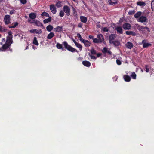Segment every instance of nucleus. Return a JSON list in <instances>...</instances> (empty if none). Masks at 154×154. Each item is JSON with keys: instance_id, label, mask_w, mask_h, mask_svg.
Listing matches in <instances>:
<instances>
[{"instance_id": "obj_1", "label": "nucleus", "mask_w": 154, "mask_h": 154, "mask_svg": "<svg viewBox=\"0 0 154 154\" xmlns=\"http://www.w3.org/2000/svg\"><path fill=\"white\" fill-rule=\"evenodd\" d=\"M8 35L6 38V42L2 45L1 48H0V51H10L12 50L10 48L12 42V35L11 31H10L8 32Z\"/></svg>"}, {"instance_id": "obj_2", "label": "nucleus", "mask_w": 154, "mask_h": 154, "mask_svg": "<svg viewBox=\"0 0 154 154\" xmlns=\"http://www.w3.org/2000/svg\"><path fill=\"white\" fill-rule=\"evenodd\" d=\"M136 26L138 30L142 33H149L150 32L149 29V27L140 26V25H137Z\"/></svg>"}, {"instance_id": "obj_3", "label": "nucleus", "mask_w": 154, "mask_h": 154, "mask_svg": "<svg viewBox=\"0 0 154 154\" xmlns=\"http://www.w3.org/2000/svg\"><path fill=\"white\" fill-rule=\"evenodd\" d=\"M63 44L64 45L65 48L67 49L69 51H71V52H78V50L76 49H75V48H72L71 46L68 45L66 41H64L63 42Z\"/></svg>"}, {"instance_id": "obj_4", "label": "nucleus", "mask_w": 154, "mask_h": 154, "mask_svg": "<svg viewBox=\"0 0 154 154\" xmlns=\"http://www.w3.org/2000/svg\"><path fill=\"white\" fill-rule=\"evenodd\" d=\"M28 21L31 23H34L35 25L38 26H43V24L41 23V22L38 20H34L33 22H31V20H29Z\"/></svg>"}, {"instance_id": "obj_5", "label": "nucleus", "mask_w": 154, "mask_h": 154, "mask_svg": "<svg viewBox=\"0 0 154 154\" xmlns=\"http://www.w3.org/2000/svg\"><path fill=\"white\" fill-rule=\"evenodd\" d=\"M71 39L74 43L76 46L79 49L80 51H81L82 49V45H81L80 43H78V42H76V41H75V39H73V38H72Z\"/></svg>"}, {"instance_id": "obj_6", "label": "nucleus", "mask_w": 154, "mask_h": 154, "mask_svg": "<svg viewBox=\"0 0 154 154\" xmlns=\"http://www.w3.org/2000/svg\"><path fill=\"white\" fill-rule=\"evenodd\" d=\"M137 21L143 23V22H146L148 21V18L145 17V16H141L137 20Z\"/></svg>"}, {"instance_id": "obj_7", "label": "nucleus", "mask_w": 154, "mask_h": 154, "mask_svg": "<svg viewBox=\"0 0 154 154\" xmlns=\"http://www.w3.org/2000/svg\"><path fill=\"white\" fill-rule=\"evenodd\" d=\"M11 20V17L10 15H6L4 17V21L5 23L6 24H8L10 23V20Z\"/></svg>"}, {"instance_id": "obj_8", "label": "nucleus", "mask_w": 154, "mask_h": 154, "mask_svg": "<svg viewBox=\"0 0 154 154\" xmlns=\"http://www.w3.org/2000/svg\"><path fill=\"white\" fill-rule=\"evenodd\" d=\"M63 11L67 15H70V9L68 6H64L63 7Z\"/></svg>"}, {"instance_id": "obj_9", "label": "nucleus", "mask_w": 154, "mask_h": 154, "mask_svg": "<svg viewBox=\"0 0 154 154\" xmlns=\"http://www.w3.org/2000/svg\"><path fill=\"white\" fill-rule=\"evenodd\" d=\"M116 35L115 34H111L109 36V42L110 43H113L114 44V40L115 38Z\"/></svg>"}, {"instance_id": "obj_10", "label": "nucleus", "mask_w": 154, "mask_h": 154, "mask_svg": "<svg viewBox=\"0 0 154 154\" xmlns=\"http://www.w3.org/2000/svg\"><path fill=\"white\" fill-rule=\"evenodd\" d=\"M50 9L51 12H52L54 14H55L56 13V8L54 5H50Z\"/></svg>"}, {"instance_id": "obj_11", "label": "nucleus", "mask_w": 154, "mask_h": 154, "mask_svg": "<svg viewBox=\"0 0 154 154\" xmlns=\"http://www.w3.org/2000/svg\"><path fill=\"white\" fill-rule=\"evenodd\" d=\"M98 38V42H102L104 41V38L102 34H98L97 35Z\"/></svg>"}, {"instance_id": "obj_12", "label": "nucleus", "mask_w": 154, "mask_h": 154, "mask_svg": "<svg viewBox=\"0 0 154 154\" xmlns=\"http://www.w3.org/2000/svg\"><path fill=\"white\" fill-rule=\"evenodd\" d=\"M30 33H37V34H40V33H41L42 32V31L41 30H37V29H32V30H30L29 31Z\"/></svg>"}, {"instance_id": "obj_13", "label": "nucleus", "mask_w": 154, "mask_h": 154, "mask_svg": "<svg viewBox=\"0 0 154 154\" xmlns=\"http://www.w3.org/2000/svg\"><path fill=\"white\" fill-rule=\"evenodd\" d=\"M63 26H57L55 28H54V30L55 32H61V31H63Z\"/></svg>"}, {"instance_id": "obj_14", "label": "nucleus", "mask_w": 154, "mask_h": 154, "mask_svg": "<svg viewBox=\"0 0 154 154\" xmlns=\"http://www.w3.org/2000/svg\"><path fill=\"white\" fill-rule=\"evenodd\" d=\"M122 27L125 29H130L131 28V25L130 23H125L124 24Z\"/></svg>"}, {"instance_id": "obj_15", "label": "nucleus", "mask_w": 154, "mask_h": 154, "mask_svg": "<svg viewBox=\"0 0 154 154\" xmlns=\"http://www.w3.org/2000/svg\"><path fill=\"white\" fill-rule=\"evenodd\" d=\"M115 29L116 30L117 32H118L119 33H120V34L122 33L123 30L122 27H120V26L116 27Z\"/></svg>"}, {"instance_id": "obj_16", "label": "nucleus", "mask_w": 154, "mask_h": 154, "mask_svg": "<svg viewBox=\"0 0 154 154\" xmlns=\"http://www.w3.org/2000/svg\"><path fill=\"white\" fill-rule=\"evenodd\" d=\"M125 46L128 48H131L133 47V45L131 42H128L125 44Z\"/></svg>"}, {"instance_id": "obj_17", "label": "nucleus", "mask_w": 154, "mask_h": 154, "mask_svg": "<svg viewBox=\"0 0 154 154\" xmlns=\"http://www.w3.org/2000/svg\"><path fill=\"white\" fill-rule=\"evenodd\" d=\"M83 43H84V45L86 47H89V46H90L91 44V43L90 42H89V41H87V40L84 39Z\"/></svg>"}, {"instance_id": "obj_18", "label": "nucleus", "mask_w": 154, "mask_h": 154, "mask_svg": "<svg viewBox=\"0 0 154 154\" xmlns=\"http://www.w3.org/2000/svg\"><path fill=\"white\" fill-rule=\"evenodd\" d=\"M102 52H103V53H108V54H112V53L109 50H108V48H104L102 50Z\"/></svg>"}, {"instance_id": "obj_19", "label": "nucleus", "mask_w": 154, "mask_h": 154, "mask_svg": "<svg viewBox=\"0 0 154 154\" xmlns=\"http://www.w3.org/2000/svg\"><path fill=\"white\" fill-rule=\"evenodd\" d=\"M108 2L111 5H114L117 3L118 0H108Z\"/></svg>"}, {"instance_id": "obj_20", "label": "nucleus", "mask_w": 154, "mask_h": 154, "mask_svg": "<svg viewBox=\"0 0 154 154\" xmlns=\"http://www.w3.org/2000/svg\"><path fill=\"white\" fill-rule=\"evenodd\" d=\"M123 77L125 80L126 82H130L131 80L130 76L128 75H124Z\"/></svg>"}, {"instance_id": "obj_21", "label": "nucleus", "mask_w": 154, "mask_h": 154, "mask_svg": "<svg viewBox=\"0 0 154 154\" xmlns=\"http://www.w3.org/2000/svg\"><path fill=\"white\" fill-rule=\"evenodd\" d=\"M83 64L86 66H90L91 64L90 62L89 61H87V60H84L82 62Z\"/></svg>"}, {"instance_id": "obj_22", "label": "nucleus", "mask_w": 154, "mask_h": 154, "mask_svg": "<svg viewBox=\"0 0 154 154\" xmlns=\"http://www.w3.org/2000/svg\"><path fill=\"white\" fill-rule=\"evenodd\" d=\"M142 43L143 44V47L145 48V47H147L151 45V43H146V42H145V41H143Z\"/></svg>"}, {"instance_id": "obj_23", "label": "nucleus", "mask_w": 154, "mask_h": 154, "mask_svg": "<svg viewBox=\"0 0 154 154\" xmlns=\"http://www.w3.org/2000/svg\"><path fill=\"white\" fill-rule=\"evenodd\" d=\"M29 17L32 19H34L36 17V14L34 13H31L29 14Z\"/></svg>"}, {"instance_id": "obj_24", "label": "nucleus", "mask_w": 154, "mask_h": 154, "mask_svg": "<svg viewBox=\"0 0 154 154\" xmlns=\"http://www.w3.org/2000/svg\"><path fill=\"white\" fill-rule=\"evenodd\" d=\"M80 19L81 20L83 23H86L87 20V18L85 16H80Z\"/></svg>"}, {"instance_id": "obj_25", "label": "nucleus", "mask_w": 154, "mask_h": 154, "mask_svg": "<svg viewBox=\"0 0 154 154\" xmlns=\"http://www.w3.org/2000/svg\"><path fill=\"white\" fill-rule=\"evenodd\" d=\"M54 36V34L53 32H50L47 35V38L48 39H51Z\"/></svg>"}, {"instance_id": "obj_26", "label": "nucleus", "mask_w": 154, "mask_h": 154, "mask_svg": "<svg viewBox=\"0 0 154 154\" xmlns=\"http://www.w3.org/2000/svg\"><path fill=\"white\" fill-rule=\"evenodd\" d=\"M125 33L128 35H135V33L132 31H126Z\"/></svg>"}, {"instance_id": "obj_27", "label": "nucleus", "mask_w": 154, "mask_h": 154, "mask_svg": "<svg viewBox=\"0 0 154 154\" xmlns=\"http://www.w3.org/2000/svg\"><path fill=\"white\" fill-rule=\"evenodd\" d=\"M142 15V13L141 11H138L134 15V17L135 18H139L140 16Z\"/></svg>"}, {"instance_id": "obj_28", "label": "nucleus", "mask_w": 154, "mask_h": 154, "mask_svg": "<svg viewBox=\"0 0 154 154\" xmlns=\"http://www.w3.org/2000/svg\"><path fill=\"white\" fill-rule=\"evenodd\" d=\"M33 43V44H35V45H38L39 43L38 42L37 37H34Z\"/></svg>"}, {"instance_id": "obj_29", "label": "nucleus", "mask_w": 154, "mask_h": 154, "mask_svg": "<svg viewBox=\"0 0 154 154\" xmlns=\"http://www.w3.org/2000/svg\"><path fill=\"white\" fill-rule=\"evenodd\" d=\"M53 29V26H52V25H48V26L46 27V29L47 31H49V32L52 31Z\"/></svg>"}, {"instance_id": "obj_30", "label": "nucleus", "mask_w": 154, "mask_h": 154, "mask_svg": "<svg viewBox=\"0 0 154 154\" xmlns=\"http://www.w3.org/2000/svg\"><path fill=\"white\" fill-rule=\"evenodd\" d=\"M137 4L138 5H140V6H144L146 5L145 3L143 1H138V2H137Z\"/></svg>"}, {"instance_id": "obj_31", "label": "nucleus", "mask_w": 154, "mask_h": 154, "mask_svg": "<svg viewBox=\"0 0 154 154\" xmlns=\"http://www.w3.org/2000/svg\"><path fill=\"white\" fill-rule=\"evenodd\" d=\"M131 76L134 79H136L137 75L134 71H132L131 75Z\"/></svg>"}, {"instance_id": "obj_32", "label": "nucleus", "mask_w": 154, "mask_h": 154, "mask_svg": "<svg viewBox=\"0 0 154 154\" xmlns=\"http://www.w3.org/2000/svg\"><path fill=\"white\" fill-rule=\"evenodd\" d=\"M56 47L57 48L63 49V48L62 45V44H60V43H57L56 45Z\"/></svg>"}, {"instance_id": "obj_33", "label": "nucleus", "mask_w": 154, "mask_h": 154, "mask_svg": "<svg viewBox=\"0 0 154 154\" xmlns=\"http://www.w3.org/2000/svg\"><path fill=\"white\" fill-rule=\"evenodd\" d=\"M51 17H50L49 16L48 18H47V19H45V20H44L43 22L45 24V23H48V22H50V21H51Z\"/></svg>"}, {"instance_id": "obj_34", "label": "nucleus", "mask_w": 154, "mask_h": 154, "mask_svg": "<svg viewBox=\"0 0 154 154\" xmlns=\"http://www.w3.org/2000/svg\"><path fill=\"white\" fill-rule=\"evenodd\" d=\"M77 36L79 38L80 41L82 42H83V39L82 38V37L81 35H80V34H79V33H78L77 34Z\"/></svg>"}, {"instance_id": "obj_35", "label": "nucleus", "mask_w": 154, "mask_h": 154, "mask_svg": "<svg viewBox=\"0 0 154 154\" xmlns=\"http://www.w3.org/2000/svg\"><path fill=\"white\" fill-rule=\"evenodd\" d=\"M18 23L17 22H15L11 26H9V28H15L16 26H17L18 25Z\"/></svg>"}, {"instance_id": "obj_36", "label": "nucleus", "mask_w": 154, "mask_h": 154, "mask_svg": "<svg viewBox=\"0 0 154 154\" xmlns=\"http://www.w3.org/2000/svg\"><path fill=\"white\" fill-rule=\"evenodd\" d=\"M109 30V28L107 27H103L101 29V31H103V32H108Z\"/></svg>"}, {"instance_id": "obj_37", "label": "nucleus", "mask_w": 154, "mask_h": 154, "mask_svg": "<svg viewBox=\"0 0 154 154\" xmlns=\"http://www.w3.org/2000/svg\"><path fill=\"white\" fill-rule=\"evenodd\" d=\"M42 16H47V17H49V15L48 14V13H46V12H43L41 14Z\"/></svg>"}, {"instance_id": "obj_38", "label": "nucleus", "mask_w": 154, "mask_h": 154, "mask_svg": "<svg viewBox=\"0 0 154 154\" xmlns=\"http://www.w3.org/2000/svg\"><path fill=\"white\" fill-rule=\"evenodd\" d=\"M120 44V42L119 41H114V45L115 46H118V45H119Z\"/></svg>"}, {"instance_id": "obj_39", "label": "nucleus", "mask_w": 154, "mask_h": 154, "mask_svg": "<svg viewBox=\"0 0 154 154\" xmlns=\"http://www.w3.org/2000/svg\"><path fill=\"white\" fill-rule=\"evenodd\" d=\"M56 6L57 7H61L62 5L61 2H58L56 4Z\"/></svg>"}, {"instance_id": "obj_40", "label": "nucleus", "mask_w": 154, "mask_h": 154, "mask_svg": "<svg viewBox=\"0 0 154 154\" xmlns=\"http://www.w3.org/2000/svg\"><path fill=\"white\" fill-rule=\"evenodd\" d=\"M72 8L74 14L75 15H77V13L76 10V9H75V8H74V7H72Z\"/></svg>"}, {"instance_id": "obj_41", "label": "nucleus", "mask_w": 154, "mask_h": 154, "mask_svg": "<svg viewBox=\"0 0 154 154\" xmlns=\"http://www.w3.org/2000/svg\"><path fill=\"white\" fill-rule=\"evenodd\" d=\"M135 13L134 10H130L128 12V14L129 15H133Z\"/></svg>"}, {"instance_id": "obj_42", "label": "nucleus", "mask_w": 154, "mask_h": 154, "mask_svg": "<svg viewBox=\"0 0 154 154\" xmlns=\"http://www.w3.org/2000/svg\"><path fill=\"white\" fill-rule=\"evenodd\" d=\"M64 15V13L63 12V11L62 10H60V13H59V15L61 17H62V16H63Z\"/></svg>"}, {"instance_id": "obj_43", "label": "nucleus", "mask_w": 154, "mask_h": 154, "mask_svg": "<svg viewBox=\"0 0 154 154\" xmlns=\"http://www.w3.org/2000/svg\"><path fill=\"white\" fill-rule=\"evenodd\" d=\"M90 51L92 54H96V50H95L94 49V48L91 49L90 50Z\"/></svg>"}, {"instance_id": "obj_44", "label": "nucleus", "mask_w": 154, "mask_h": 154, "mask_svg": "<svg viewBox=\"0 0 154 154\" xmlns=\"http://www.w3.org/2000/svg\"><path fill=\"white\" fill-rule=\"evenodd\" d=\"M151 8L153 11H154V0H152L151 2Z\"/></svg>"}, {"instance_id": "obj_45", "label": "nucleus", "mask_w": 154, "mask_h": 154, "mask_svg": "<svg viewBox=\"0 0 154 154\" xmlns=\"http://www.w3.org/2000/svg\"><path fill=\"white\" fill-rule=\"evenodd\" d=\"M116 63L118 65H120L122 64V62L119 60H116Z\"/></svg>"}, {"instance_id": "obj_46", "label": "nucleus", "mask_w": 154, "mask_h": 154, "mask_svg": "<svg viewBox=\"0 0 154 154\" xmlns=\"http://www.w3.org/2000/svg\"><path fill=\"white\" fill-rule=\"evenodd\" d=\"M93 42H98V38H94L93 40Z\"/></svg>"}, {"instance_id": "obj_47", "label": "nucleus", "mask_w": 154, "mask_h": 154, "mask_svg": "<svg viewBox=\"0 0 154 154\" xmlns=\"http://www.w3.org/2000/svg\"><path fill=\"white\" fill-rule=\"evenodd\" d=\"M20 2L22 4H26V0H20Z\"/></svg>"}, {"instance_id": "obj_48", "label": "nucleus", "mask_w": 154, "mask_h": 154, "mask_svg": "<svg viewBox=\"0 0 154 154\" xmlns=\"http://www.w3.org/2000/svg\"><path fill=\"white\" fill-rule=\"evenodd\" d=\"M15 12V10H11L9 12V13L10 14H14Z\"/></svg>"}, {"instance_id": "obj_49", "label": "nucleus", "mask_w": 154, "mask_h": 154, "mask_svg": "<svg viewBox=\"0 0 154 154\" xmlns=\"http://www.w3.org/2000/svg\"><path fill=\"white\" fill-rule=\"evenodd\" d=\"M89 55L90 56L91 59H96V58L95 57V56L92 55H90V54H89Z\"/></svg>"}, {"instance_id": "obj_50", "label": "nucleus", "mask_w": 154, "mask_h": 154, "mask_svg": "<svg viewBox=\"0 0 154 154\" xmlns=\"http://www.w3.org/2000/svg\"><path fill=\"white\" fill-rule=\"evenodd\" d=\"M146 72H148L149 71V69L148 68L147 66H146Z\"/></svg>"}, {"instance_id": "obj_51", "label": "nucleus", "mask_w": 154, "mask_h": 154, "mask_svg": "<svg viewBox=\"0 0 154 154\" xmlns=\"http://www.w3.org/2000/svg\"><path fill=\"white\" fill-rule=\"evenodd\" d=\"M2 42L0 43L1 44H2L3 42H5V38H3L2 40Z\"/></svg>"}, {"instance_id": "obj_52", "label": "nucleus", "mask_w": 154, "mask_h": 154, "mask_svg": "<svg viewBox=\"0 0 154 154\" xmlns=\"http://www.w3.org/2000/svg\"><path fill=\"white\" fill-rule=\"evenodd\" d=\"M89 37L90 38H92L93 40L94 37L92 35H89Z\"/></svg>"}, {"instance_id": "obj_53", "label": "nucleus", "mask_w": 154, "mask_h": 154, "mask_svg": "<svg viewBox=\"0 0 154 154\" xmlns=\"http://www.w3.org/2000/svg\"><path fill=\"white\" fill-rule=\"evenodd\" d=\"M78 26L79 27H82V25L81 23H79L78 25Z\"/></svg>"}, {"instance_id": "obj_54", "label": "nucleus", "mask_w": 154, "mask_h": 154, "mask_svg": "<svg viewBox=\"0 0 154 154\" xmlns=\"http://www.w3.org/2000/svg\"><path fill=\"white\" fill-rule=\"evenodd\" d=\"M100 55H101V54L98 53V54H97V57H99V56H100Z\"/></svg>"}, {"instance_id": "obj_55", "label": "nucleus", "mask_w": 154, "mask_h": 154, "mask_svg": "<svg viewBox=\"0 0 154 154\" xmlns=\"http://www.w3.org/2000/svg\"><path fill=\"white\" fill-rule=\"evenodd\" d=\"M2 26H0V30H2Z\"/></svg>"}, {"instance_id": "obj_56", "label": "nucleus", "mask_w": 154, "mask_h": 154, "mask_svg": "<svg viewBox=\"0 0 154 154\" xmlns=\"http://www.w3.org/2000/svg\"><path fill=\"white\" fill-rule=\"evenodd\" d=\"M29 48V47H28V46H27L26 48L25 49H28Z\"/></svg>"}, {"instance_id": "obj_57", "label": "nucleus", "mask_w": 154, "mask_h": 154, "mask_svg": "<svg viewBox=\"0 0 154 154\" xmlns=\"http://www.w3.org/2000/svg\"><path fill=\"white\" fill-rule=\"evenodd\" d=\"M97 26L98 27H100V26H99V25H97Z\"/></svg>"}, {"instance_id": "obj_58", "label": "nucleus", "mask_w": 154, "mask_h": 154, "mask_svg": "<svg viewBox=\"0 0 154 154\" xmlns=\"http://www.w3.org/2000/svg\"><path fill=\"white\" fill-rule=\"evenodd\" d=\"M128 72H126V73L127 74V73H128Z\"/></svg>"}, {"instance_id": "obj_59", "label": "nucleus", "mask_w": 154, "mask_h": 154, "mask_svg": "<svg viewBox=\"0 0 154 154\" xmlns=\"http://www.w3.org/2000/svg\"><path fill=\"white\" fill-rule=\"evenodd\" d=\"M1 35H0V37H1Z\"/></svg>"}]
</instances>
